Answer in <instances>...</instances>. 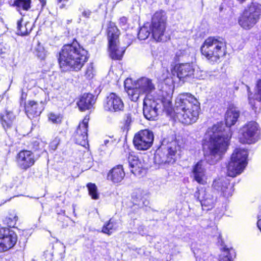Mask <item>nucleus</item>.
Listing matches in <instances>:
<instances>
[{
	"label": "nucleus",
	"mask_w": 261,
	"mask_h": 261,
	"mask_svg": "<svg viewBox=\"0 0 261 261\" xmlns=\"http://www.w3.org/2000/svg\"><path fill=\"white\" fill-rule=\"evenodd\" d=\"M22 18L17 21V34L21 36L27 35L32 31L33 25L29 22H27L23 24H22Z\"/></svg>",
	"instance_id": "cd10ccee"
},
{
	"label": "nucleus",
	"mask_w": 261,
	"mask_h": 261,
	"mask_svg": "<svg viewBox=\"0 0 261 261\" xmlns=\"http://www.w3.org/2000/svg\"><path fill=\"white\" fill-rule=\"evenodd\" d=\"M234 256V250L224 247L223 248L222 253L220 255L219 261H232L233 257Z\"/></svg>",
	"instance_id": "473e14b6"
},
{
	"label": "nucleus",
	"mask_w": 261,
	"mask_h": 261,
	"mask_svg": "<svg viewBox=\"0 0 261 261\" xmlns=\"http://www.w3.org/2000/svg\"><path fill=\"white\" fill-rule=\"evenodd\" d=\"M81 47L76 41L72 44L64 45L60 53L59 62L63 71L72 69L80 70L82 68L81 63Z\"/></svg>",
	"instance_id": "20e7f679"
},
{
	"label": "nucleus",
	"mask_w": 261,
	"mask_h": 261,
	"mask_svg": "<svg viewBox=\"0 0 261 261\" xmlns=\"http://www.w3.org/2000/svg\"><path fill=\"white\" fill-rule=\"evenodd\" d=\"M246 87L248 92L249 104L251 106L252 109L256 112L257 111V107L255 106V100H256L258 101H261V80H258L257 83L256 93L253 96H252V94L250 91V88L247 85Z\"/></svg>",
	"instance_id": "5701e85b"
},
{
	"label": "nucleus",
	"mask_w": 261,
	"mask_h": 261,
	"mask_svg": "<svg viewBox=\"0 0 261 261\" xmlns=\"http://www.w3.org/2000/svg\"><path fill=\"white\" fill-rule=\"evenodd\" d=\"M123 107L124 105L121 99L114 93L110 94L104 101L103 108L107 111L118 112L122 110Z\"/></svg>",
	"instance_id": "2eb2a0df"
},
{
	"label": "nucleus",
	"mask_w": 261,
	"mask_h": 261,
	"mask_svg": "<svg viewBox=\"0 0 261 261\" xmlns=\"http://www.w3.org/2000/svg\"><path fill=\"white\" fill-rule=\"evenodd\" d=\"M17 236L8 228H0V252H5L12 248L16 243Z\"/></svg>",
	"instance_id": "ddd939ff"
},
{
	"label": "nucleus",
	"mask_w": 261,
	"mask_h": 261,
	"mask_svg": "<svg viewBox=\"0 0 261 261\" xmlns=\"http://www.w3.org/2000/svg\"><path fill=\"white\" fill-rule=\"evenodd\" d=\"M257 226L258 228L259 229L260 232H261V219H259L257 221Z\"/></svg>",
	"instance_id": "de8ad7c7"
},
{
	"label": "nucleus",
	"mask_w": 261,
	"mask_h": 261,
	"mask_svg": "<svg viewBox=\"0 0 261 261\" xmlns=\"http://www.w3.org/2000/svg\"><path fill=\"white\" fill-rule=\"evenodd\" d=\"M124 84L128 95L134 101H136L142 95L145 94V97L151 95L150 94L155 89L152 81L146 77H142L135 81H133L132 79H127Z\"/></svg>",
	"instance_id": "39448f33"
},
{
	"label": "nucleus",
	"mask_w": 261,
	"mask_h": 261,
	"mask_svg": "<svg viewBox=\"0 0 261 261\" xmlns=\"http://www.w3.org/2000/svg\"><path fill=\"white\" fill-rule=\"evenodd\" d=\"M82 97L79 98V100L77 102V105L79 107V110L82 111Z\"/></svg>",
	"instance_id": "49530a36"
},
{
	"label": "nucleus",
	"mask_w": 261,
	"mask_h": 261,
	"mask_svg": "<svg viewBox=\"0 0 261 261\" xmlns=\"http://www.w3.org/2000/svg\"><path fill=\"white\" fill-rule=\"evenodd\" d=\"M34 55L40 60H44L46 56V51L39 42H37L33 50Z\"/></svg>",
	"instance_id": "72a5a7b5"
},
{
	"label": "nucleus",
	"mask_w": 261,
	"mask_h": 261,
	"mask_svg": "<svg viewBox=\"0 0 261 261\" xmlns=\"http://www.w3.org/2000/svg\"><path fill=\"white\" fill-rule=\"evenodd\" d=\"M226 42L221 37H210L201 47V52L206 59L212 62H217L226 54Z\"/></svg>",
	"instance_id": "423d86ee"
},
{
	"label": "nucleus",
	"mask_w": 261,
	"mask_h": 261,
	"mask_svg": "<svg viewBox=\"0 0 261 261\" xmlns=\"http://www.w3.org/2000/svg\"><path fill=\"white\" fill-rule=\"evenodd\" d=\"M15 119V116L12 112H7L5 114L0 115V121L5 129L12 127Z\"/></svg>",
	"instance_id": "bb28decb"
},
{
	"label": "nucleus",
	"mask_w": 261,
	"mask_h": 261,
	"mask_svg": "<svg viewBox=\"0 0 261 261\" xmlns=\"http://www.w3.org/2000/svg\"><path fill=\"white\" fill-rule=\"evenodd\" d=\"M125 175L122 166L119 165L114 167L109 171L107 178L113 183H119L123 179Z\"/></svg>",
	"instance_id": "aec40b11"
},
{
	"label": "nucleus",
	"mask_w": 261,
	"mask_h": 261,
	"mask_svg": "<svg viewBox=\"0 0 261 261\" xmlns=\"http://www.w3.org/2000/svg\"><path fill=\"white\" fill-rule=\"evenodd\" d=\"M139 251H142V249L141 248L139 249Z\"/></svg>",
	"instance_id": "864d4df0"
},
{
	"label": "nucleus",
	"mask_w": 261,
	"mask_h": 261,
	"mask_svg": "<svg viewBox=\"0 0 261 261\" xmlns=\"http://www.w3.org/2000/svg\"><path fill=\"white\" fill-rule=\"evenodd\" d=\"M89 120V116L86 115L84 119L83 120V127L85 128V131H84V133L85 135L83 134V148H84V153L83 154V160L84 162L87 164L86 167H85V170H87L88 168H90L92 165V157L91 154V152L89 151V144L88 143V141L87 140L88 134H87V128L88 126V121Z\"/></svg>",
	"instance_id": "4468645a"
},
{
	"label": "nucleus",
	"mask_w": 261,
	"mask_h": 261,
	"mask_svg": "<svg viewBox=\"0 0 261 261\" xmlns=\"http://www.w3.org/2000/svg\"><path fill=\"white\" fill-rule=\"evenodd\" d=\"M109 142H110V141H109V140H105L104 141V144H105V145H107L108 143H109Z\"/></svg>",
	"instance_id": "09e8293b"
},
{
	"label": "nucleus",
	"mask_w": 261,
	"mask_h": 261,
	"mask_svg": "<svg viewBox=\"0 0 261 261\" xmlns=\"http://www.w3.org/2000/svg\"><path fill=\"white\" fill-rule=\"evenodd\" d=\"M162 100L152 95L145 97L143 100V115L149 120H155L162 110Z\"/></svg>",
	"instance_id": "1a4fd4ad"
},
{
	"label": "nucleus",
	"mask_w": 261,
	"mask_h": 261,
	"mask_svg": "<svg viewBox=\"0 0 261 261\" xmlns=\"http://www.w3.org/2000/svg\"><path fill=\"white\" fill-rule=\"evenodd\" d=\"M59 144V140L57 138H56L50 144V148L53 150H56L57 147V145Z\"/></svg>",
	"instance_id": "a19ab883"
},
{
	"label": "nucleus",
	"mask_w": 261,
	"mask_h": 261,
	"mask_svg": "<svg viewBox=\"0 0 261 261\" xmlns=\"http://www.w3.org/2000/svg\"><path fill=\"white\" fill-rule=\"evenodd\" d=\"M194 69L190 63H181L174 67V72L177 77L182 81H187L190 78H197L195 76Z\"/></svg>",
	"instance_id": "f3484780"
},
{
	"label": "nucleus",
	"mask_w": 261,
	"mask_h": 261,
	"mask_svg": "<svg viewBox=\"0 0 261 261\" xmlns=\"http://www.w3.org/2000/svg\"><path fill=\"white\" fill-rule=\"evenodd\" d=\"M91 13V12L89 10H85L83 12V16H84L85 17H89Z\"/></svg>",
	"instance_id": "a18cd8bd"
},
{
	"label": "nucleus",
	"mask_w": 261,
	"mask_h": 261,
	"mask_svg": "<svg viewBox=\"0 0 261 261\" xmlns=\"http://www.w3.org/2000/svg\"><path fill=\"white\" fill-rule=\"evenodd\" d=\"M167 16L163 10L156 11L152 16L150 24H147L141 28L138 33V39L141 40L146 39L150 34L157 41H166L167 39L165 35Z\"/></svg>",
	"instance_id": "7ed1b4c3"
},
{
	"label": "nucleus",
	"mask_w": 261,
	"mask_h": 261,
	"mask_svg": "<svg viewBox=\"0 0 261 261\" xmlns=\"http://www.w3.org/2000/svg\"><path fill=\"white\" fill-rule=\"evenodd\" d=\"M83 56L85 57L84 62H87L88 60V59L89 58V54L88 51L85 50L83 48Z\"/></svg>",
	"instance_id": "37998d69"
},
{
	"label": "nucleus",
	"mask_w": 261,
	"mask_h": 261,
	"mask_svg": "<svg viewBox=\"0 0 261 261\" xmlns=\"http://www.w3.org/2000/svg\"><path fill=\"white\" fill-rule=\"evenodd\" d=\"M154 162L155 164L160 165L162 167L166 168L167 165L173 164L174 160L169 159V156L167 154L165 155L159 151L154 154Z\"/></svg>",
	"instance_id": "393cba45"
},
{
	"label": "nucleus",
	"mask_w": 261,
	"mask_h": 261,
	"mask_svg": "<svg viewBox=\"0 0 261 261\" xmlns=\"http://www.w3.org/2000/svg\"><path fill=\"white\" fill-rule=\"evenodd\" d=\"M162 146H166L165 148L167 150V155L169 156V159H173L175 162L176 154L179 149L176 141L173 138L171 141H169L168 139H164L162 142Z\"/></svg>",
	"instance_id": "412c9836"
},
{
	"label": "nucleus",
	"mask_w": 261,
	"mask_h": 261,
	"mask_svg": "<svg viewBox=\"0 0 261 261\" xmlns=\"http://www.w3.org/2000/svg\"><path fill=\"white\" fill-rule=\"evenodd\" d=\"M96 98L93 94L88 93L83 95V111L91 110L95 104Z\"/></svg>",
	"instance_id": "2f4dec72"
},
{
	"label": "nucleus",
	"mask_w": 261,
	"mask_h": 261,
	"mask_svg": "<svg viewBox=\"0 0 261 261\" xmlns=\"http://www.w3.org/2000/svg\"><path fill=\"white\" fill-rule=\"evenodd\" d=\"M259 126L255 121H250L240 130V141L242 143H255L259 133Z\"/></svg>",
	"instance_id": "9b49d317"
},
{
	"label": "nucleus",
	"mask_w": 261,
	"mask_h": 261,
	"mask_svg": "<svg viewBox=\"0 0 261 261\" xmlns=\"http://www.w3.org/2000/svg\"><path fill=\"white\" fill-rule=\"evenodd\" d=\"M18 220V217L15 214H10L3 220L4 223L9 227H14Z\"/></svg>",
	"instance_id": "e433bc0d"
},
{
	"label": "nucleus",
	"mask_w": 261,
	"mask_h": 261,
	"mask_svg": "<svg viewBox=\"0 0 261 261\" xmlns=\"http://www.w3.org/2000/svg\"><path fill=\"white\" fill-rule=\"evenodd\" d=\"M25 113L28 117L32 119L39 116L41 113V110L38 107V104L34 101H30L25 107Z\"/></svg>",
	"instance_id": "a878e982"
},
{
	"label": "nucleus",
	"mask_w": 261,
	"mask_h": 261,
	"mask_svg": "<svg viewBox=\"0 0 261 261\" xmlns=\"http://www.w3.org/2000/svg\"><path fill=\"white\" fill-rule=\"evenodd\" d=\"M194 196L200 202L202 210L206 211L214 207L217 200L216 193L210 188L198 187Z\"/></svg>",
	"instance_id": "9d476101"
},
{
	"label": "nucleus",
	"mask_w": 261,
	"mask_h": 261,
	"mask_svg": "<svg viewBox=\"0 0 261 261\" xmlns=\"http://www.w3.org/2000/svg\"><path fill=\"white\" fill-rule=\"evenodd\" d=\"M238 2H239L240 3L242 4L247 0H237Z\"/></svg>",
	"instance_id": "8fccbe9b"
},
{
	"label": "nucleus",
	"mask_w": 261,
	"mask_h": 261,
	"mask_svg": "<svg viewBox=\"0 0 261 261\" xmlns=\"http://www.w3.org/2000/svg\"><path fill=\"white\" fill-rule=\"evenodd\" d=\"M240 111L236 108L228 109L225 114V123L227 128L224 129L223 125L217 124L209 127L203 138V145L207 148L205 157L210 164H215L220 161L226 152L231 137L229 128L238 121Z\"/></svg>",
	"instance_id": "f257e3e1"
},
{
	"label": "nucleus",
	"mask_w": 261,
	"mask_h": 261,
	"mask_svg": "<svg viewBox=\"0 0 261 261\" xmlns=\"http://www.w3.org/2000/svg\"><path fill=\"white\" fill-rule=\"evenodd\" d=\"M119 21L122 25H125L127 22V18L125 17H122L120 18Z\"/></svg>",
	"instance_id": "c03bdc74"
},
{
	"label": "nucleus",
	"mask_w": 261,
	"mask_h": 261,
	"mask_svg": "<svg viewBox=\"0 0 261 261\" xmlns=\"http://www.w3.org/2000/svg\"><path fill=\"white\" fill-rule=\"evenodd\" d=\"M244 11L259 20L261 15V5L257 2H252Z\"/></svg>",
	"instance_id": "c756f323"
},
{
	"label": "nucleus",
	"mask_w": 261,
	"mask_h": 261,
	"mask_svg": "<svg viewBox=\"0 0 261 261\" xmlns=\"http://www.w3.org/2000/svg\"><path fill=\"white\" fill-rule=\"evenodd\" d=\"M247 151L244 149L237 148L232 153L227 166V174L234 177L240 174L247 165Z\"/></svg>",
	"instance_id": "0eeeda50"
},
{
	"label": "nucleus",
	"mask_w": 261,
	"mask_h": 261,
	"mask_svg": "<svg viewBox=\"0 0 261 261\" xmlns=\"http://www.w3.org/2000/svg\"><path fill=\"white\" fill-rule=\"evenodd\" d=\"M258 21V19L244 11L239 19V24L244 29L249 30Z\"/></svg>",
	"instance_id": "4be33fe9"
},
{
	"label": "nucleus",
	"mask_w": 261,
	"mask_h": 261,
	"mask_svg": "<svg viewBox=\"0 0 261 261\" xmlns=\"http://www.w3.org/2000/svg\"><path fill=\"white\" fill-rule=\"evenodd\" d=\"M133 120L131 114H125L123 118L124 129L128 131L130 128V126Z\"/></svg>",
	"instance_id": "58836bf2"
},
{
	"label": "nucleus",
	"mask_w": 261,
	"mask_h": 261,
	"mask_svg": "<svg viewBox=\"0 0 261 261\" xmlns=\"http://www.w3.org/2000/svg\"><path fill=\"white\" fill-rule=\"evenodd\" d=\"M39 1H40V2L41 3H42V5H43V3H44V0H39Z\"/></svg>",
	"instance_id": "603ef678"
},
{
	"label": "nucleus",
	"mask_w": 261,
	"mask_h": 261,
	"mask_svg": "<svg viewBox=\"0 0 261 261\" xmlns=\"http://www.w3.org/2000/svg\"><path fill=\"white\" fill-rule=\"evenodd\" d=\"M213 187L217 191L221 192L225 197L231 196L232 194V186L229 184V180L225 177L215 179L213 181Z\"/></svg>",
	"instance_id": "a211bd4d"
},
{
	"label": "nucleus",
	"mask_w": 261,
	"mask_h": 261,
	"mask_svg": "<svg viewBox=\"0 0 261 261\" xmlns=\"http://www.w3.org/2000/svg\"><path fill=\"white\" fill-rule=\"evenodd\" d=\"M205 164L204 161L200 160L193 166L192 169L194 179L198 183L202 185L205 183Z\"/></svg>",
	"instance_id": "6ab92c4d"
},
{
	"label": "nucleus",
	"mask_w": 261,
	"mask_h": 261,
	"mask_svg": "<svg viewBox=\"0 0 261 261\" xmlns=\"http://www.w3.org/2000/svg\"><path fill=\"white\" fill-rule=\"evenodd\" d=\"M127 161L129 166L131 169V172L135 173L137 171V169H140L142 168V164L139 159L138 157L134 154V153H129L127 157Z\"/></svg>",
	"instance_id": "c85d7f7f"
},
{
	"label": "nucleus",
	"mask_w": 261,
	"mask_h": 261,
	"mask_svg": "<svg viewBox=\"0 0 261 261\" xmlns=\"http://www.w3.org/2000/svg\"><path fill=\"white\" fill-rule=\"evenodd\" d=\"M89 195L92 199L97 200L99 198V194L98 192L97 186L95 184L89 182L87 185Z\"/></svg>",
	"instance_id": "c9c22d12"
},
{
	"label": "nucleus",
	"mask_w": 261,
	"mask_h": 261,
	"mask_svg": "<svg viewBox=\"0 0 261 261\" xmlns=\"http://www.w3.org/2000/svg\"><path fill=\"white\" fill-rule=\"evenodd\" d=\"M154 135L151 130L144 129L135 134L133 143L136 149L140 150H146L152 145Z\"/></svg>",
	"instance_id": "f8f14e48"
},
{
	"label": "nucleus",
	"mask_w": 261,
	"mask_h": 261,
	"mask_svg": "<svg viewBox=\"0 0 261 261\" xmlns=\"http://www.w3.org/2000/svg\"><path fill=\"white\" fill-rule=\"evenodd\" d=\"M59 221L62 223V226L63 228L67 227L69 222H70V218L64 215H59L58 217Z\"/></svg>",
	"instance_id": "ea45409f"
},
{
	"label": "nucleus",
	"mask_w": 261,
	"mask_h": 261,
	"mask_svg": "<svg viewBox=\"0 0 261 261\" xmlns=\"http://www.w3.org/2000/svg\"><path fill=\"white\" fill-rule=\"evenodd\" d=\"M49 119L53 122L55 123L57 122V120L59 118L56 115L53 113H50L49 115Z\"/></svg>",
	"instance_id": "79ce46f5"
},
{
	"label": "nucleus",
	"mask_w": 261,
	"mask_h": 261,
	"mask_svg": "<svg viewBox=\"0 0 261 261\" xmlns=\"http://www.w3.org/2000/svg\"><path fill=\"white\" fill-rule=\"evenodd\" d=\"M31 0H15L14 5L18 11L21 9L27 11L31 7Z\"/></svg>",
	"instance_id": "f704fd0d"
},
{
	"label": "nucleus",
	"mask_w": 261,
	"mask_h": 261,
	"mask_svg": "<svg viewBox=\"0 0 261 261\" xmlns=\"http://www.w3.org/2000/svg\"><path fill=\"white\" fill-rule=\"evenodd\" d=\"M200 103L193 95L186 93L180 94L175 101V113L179 121L185 124L194 123L198 119Z\"/></svg>",
	"instance_id": "f03ea898"
},
{
	"label": "nucleus",
	"mask_w": 261,
	"mask_h": 261,
	"mask_svg": "<svg viewBox=\"0 0 261 261\" xmlns=\"http://www.w3.org/2000/svg\"><path fill=\"white\" fill-rule=\"evenodd\" d=\"M118 227V223L113 218H111L108 222L104 224L101 232L109 236L111 235Z\"/></svg>",
	"instance_id": "7c9ffc66"
},
{
	"label": "nucleus",
	"mask_w": 261,
	"mask_h": 261,
	"mask_svg": "<svg viewBox=\"0 0 261 261\" xmlns=\"http://www.w3.org/2000/svg\"><path fill=\"white\" fill-rule=\"evenodd\" d=\"M16 162L19 168L27 170L35 162L34 154L29 150H21L17 155Z\"/></svg>",
	"instance_id": "dca6fc26"
},
{
	"label": "nucleus",
	"mask_w": 261,
	"mask_h": 261,
	"mask_svg": "<svg viewBox=\"0 0 261 261\" xmlns=\"http://www.w3.org/2000/svg\"><path fill=\"white\" fill-rule=\"evenodd\" d=\"M94 67L92 63H90L88 66H87L85 76L88 80V82L87 83V84H91L90 80L93 79L94 76Z\"/></svg>",
	"instance_id": "4c0bfd02"
},
{
	"label": "nucleus",
	"mask_w": 261,
	"mask_h": 261,
	"mask_svg": "<svg viewBox=\"0 0 261 261\" xmlns=\"http://www.w3.org/2000/svg\"><path fill=\"white\" fill-rule=\"evenodd\" d=\"M80 126H81V122L79 123L77 131H78V129L80 128ZM76 134H78V132H76Z\"/></svg>",
	"instance_id": "3c124183"
},
{
	"label": "nucleus",
	"mask_w": 261,
	"mask_h": 261,
	"mask_svg": "<svg viewBox=\"0 0 261 261\" xmlns=\"http://www.w3.org/2000/svg\"><path fill=\"white\" fill-rule=\"evenodd\" d=\"M107 32L110 57L114 60H121L125 48L122 47L120 49L118 47L117 42L119 35V30L114 23H110Z\"/></svg>",
	"instance_id": "6e6552de"
},
{
	"label": "nucleus",
	"mask_w": 261,
	"mask_h": 261,
	"mask_svg": "<svg viewBox=\"0 0 261 261\" xmlns=\"http://www.w3.org/2000/svg\"><path fill=\"white\" fill-rule=\"evenodd\" d=\"M149 196L145 192L139 190L133 193L132 196L133 201L134 204L139 207L147 206L149 204Z\"/></svg>",
	"instance_id": "b1692460"
}]
</instances>
